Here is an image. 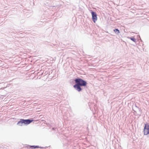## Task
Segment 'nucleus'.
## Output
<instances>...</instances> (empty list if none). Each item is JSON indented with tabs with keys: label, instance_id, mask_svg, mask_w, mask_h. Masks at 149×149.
Returning a JSON list of instances; mask_svg holds the SVG:
<instances>
[{
	"label": "nucleus",
	"instance_id": "2",
	"mask_svg": "<svg viewBox=\"0 0 149 149\" xmlns=\"http://www.w3.org/2000/svg\"><path fill=\"white\" fill-rule=\"evenodd\" d=\"M33 120H24V119H21L19 121L17 124L19 125L20 123L21 124L22 123H24V124H28L31 122Z\"/></svg>",
	"mask_w": 149,
	"mask_h": 149
},
{
	"label": "nucleus",
	"instance_id": "3",
	"mask_svg": "<svg viewBox=\"0 0 149 149\" xmlns=\"http://www.w3.org/2000/svg\"><path fill=\"white\" fill-rule=\"evenodd\" d=\"M144 134L147 135L149 134V125L145 124L143 129Z\"/></svg>",
	"mask_w": 149,
	"mask_h": 149
},
{
	"label": "nucleus",
	"instance_id": "5",
	"mask_svg": "<svg viewBox=\"0 0 149 149\" xmlns=\"http://www.w3.org/2000/svg\"><path fill=\"white\" fill-rule=\"evenodd\" d=\"M117 34H118L120 33L119 31L117 29H116L113 30Z\"/></svg>",
	"mask_w": 149,
	"mask_h": 149
},
{
	"label": "nucleus",
	"instance_id": "6",
	"mask_svg": "<svg viewBox=\"0 0 149 149\" xmlns=\"http://www.w3.org/2000/svg\"><path fill=\"white\" fill-rule=\"evenodd\" d=\"M30 146V148H39V146Z\"/></svg>",
	"mask_w": 149,
	"mask_h": 149
},
{
	"label": "nucleus",
	"instance_id": "1",
	"mask_svg": "<svg viewBox=\"0 0 149 149\" xmlns=\"http://www.w3.org/2000/svg\"><path fill=\"white\" fill-rule=\"evenodd\" d=\"M74 81L76 84L73 86L78 91L80 92L81 90V86H86L87 82L81 79H76Z\"/></svg>",
	"mask_w": 149,
	"mask_h": 149
},
{
	"label": "nucleus",
	"instance_id": "7",
	"mask_svg": "<svg viewBox=\"0 0 149 149\" xmlns=\"http://www.w3.org/2000/svg\"><path fill=\"white\" fill-rule=\"evenodd\" d=\"M130 39H131V40H132L133 41H134V38H130Z\"/></svg>",
	"mask_w": 149,
	"mask_h": 149
},
{
	"label": "nucleus",
	"instance_id": "4",
	"mask_svg": "<svg viewBox=\"0 0 149 149\" xmlns=\"http://www.w3.org/2000/svg\"><path fill=\"white\" fill-rule=\"evenodd\" d=\"M91 13L92 15V19L93 22L95 23L97 20V15L96 13L92 11Z\"/></svg>",
	"mask_w": 149,
	"mask_h": 149
}]
</instances>
